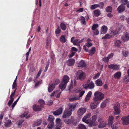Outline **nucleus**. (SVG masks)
Segmentation results:
<instances>
[{
  "instance_id": "nucleus-22",
  "label": "nucleus",
  "mask_w": 129,
  "mask_h": 129,
  "mask_svg": "<svg viewBox=\"0 0 129 129\" xmlns=\"http://www.w3.org/2000/svg\"><path fill=\"white\" fill-rule=\"evenodd\" d=\"M67 84L63 83L62 82L59 85V87L60 89H61V91H62L66 88Z\"/></svg>"
},
{
  "instance_id": "nucleus-6",
  "label": "nucleus",
  "mask_w": 129,
  "mask_h": 129,
  "mask_svg": "<svg viewBox=\"0 0 129 129\" xmlns=\"http://www.w3.org/2000/svg\"><path fill=\"white\" fill-rule=\"evenodd\" d=\"M121 39L124 42L128 41L129 40V33L127 32L124 33L121 36Z\"/></svg>"
},
{
  "instance_id": "nucleus-2",
  "label": "nucleus",
  "mask_w": 129,
  "mask_h": 129,
  "mask_svg": "<svg viewBox=\"0 0 129 129\" xmlns=\"http://www.w3.org/2000/svg\"><path fill=\"white\" fill-rule=\"evenodd\" d=\"M76 77L77 79H79L82 80L85 79L86 75L82 70H79L76 74Z\"/></svg>"
},
{
  "instance_id": "nucleus-56",
  "label": "nucleus",
  "mask_w": 129,
  "mask_h": 129,
  "mask_svg": "<svg viewBox=\"0 0 129 129\" xmlns=\"http://www.w3.org/2000/svg\"><path fill=\"white\" fill-rule=\"evenodd\" d=\"M83 87L85 89L88 88V84L86 83H84L83 85Z\"/></svg>"
},
{
  "instance_id": "nucleus-44",
  "label": "nucleus",
  "mask_w": 129,
  "mask_h": 129,
  "mask_svg": "<svg viewBox=\"0 0 129 129\" xmlns=\"http://www.w3.org/2000/svg\"><path fill=\"white\" fill-rule=\"evenodd\" d=\"M79 129H86L85 126L82 124H79L78 126Z\"/></svg>"
},
{
  "instance_id": "nucleus-32",
  "label": "nucleus",
  "mask_w": 129,
  "mask_h": 129,
  "mask_svg": "<svg viewBox=\"0 0 129 129\" xmlns=\"http://www.w3.org/2000/svg\"><path fill=\"white\" fill-rule=\"evenodd\" d=\"M121 41L118 40H116L114 42V45L115 46L120 47L121 45Z\"/></svg>"
},
{
  "instance_id": "nucleus-47",
  "label": "nucleus",
  "mask_w": 129,
  "mask_h": 129,
  "mask_svg": "<svg viewBox=\"0 0 129 129\" xmlns=\"http://www.w3.org/2000/svg\"><path fill=\"white\" fill-rule=\"evenodd\" d=\"M54 126L53 122H49L48 126L49 129H52Z\"/></svg>"
},
{
  "instance_id": "nucleus-40",
  "label": "nucleus",
  "mask_w": 129,
  "mask_h": 129,
  "mask_svg": "<svg viewBox=\"0 0 129 129\" xmlns=\"http://www.w3.org/2000/svg\"><path fill=\"white\" fill-rule=\"evenodd\" d=\"M54 92L55 94V96L57 98H59L60 96L61 92L57 90L54 91Z\"/></svg>"
},
{
  "instance_id": "nucleus-24",
  "label": "nucleus",
  "mask_w": 129,
  "mask_h": 129,
  "mask_svg": "<svg viewBox=\"0 0 129 129\" xmlns=\"http://www.w3.org/2000/svg\"><path fill=\"white\" fill-rule=\"evenodd\" d=\"M113 120L114 117L113 116H109L108 123V125H109L112 124L113 123Z\"/></svg>"
},
{
  "instance_id": "nucleus-60",
  "label": "nucleus",
  "mask_w": 129,
  "mask_h": 129,
  "mask_svg": "<svg viewBox=\"0 0 129 129\" xmlns=\"http://www.w3.org/2000/svg\"><path fill=\"white\" fill-rule=\"evenodd\" d=\"M18 99H17V100L15 101L13 103V104L12 105V109H13L14 108V107L16 104L17 103L18 101Z\"/></svg>"
},
{
  "instance_id": "nucleus-19",
  "label": "nucleus",
  "mask_w": 129,
  "mask_h": 129,
  "mask_svg": "<svg viewBox=\"0 0 129 129\" xmlns=\"http://www.w3.org/2000/svg\"><path fill=\"white\" fill-rule=\"evenodd\" d=\"M70 80V78L67 75H64L63 78L62 82L63 83L67 84Z\"/></svg>"
},
{
  "instance_id": "nucleus-62",
  "label": "nucleus",
  "mask_w": 129,
  "mask_h": 129,
  "mask_svg": "<svg viewBox=\"0 0 129 129\" xmlns=\"http://www.w3.org/2000/svg\"><path fill=\"white\" fill-rule=\"evenodd\" d=\"M113 55V53H111L108 55V56L107 57L108 59L109 60L112 58Z\"/></svg>"
},
{
  "instance_id": "nucleus-14",
  "label": "nucleus",
  "mask_w": 129,
  "mask_h": 129,
  "mask_svg": "<svg viewBox=\"0 0 129 129\" xmlns=\"http://www.w3.org/2000/svg\"><path fill=\"white\" fill-rule=\"evenodd\" d=\"M56 122L57 126L54 129H60V127L62 124L61 120L59 118H57L56 119Z\"/></svg>"
},
{
  "instance_id": "nucleus-29",
  "label": "nucleus",
  "mask_w": 129,
  "mask_h": 129,
  "mask_svg": "<svg viewBox=\"0 0 129 129\" xmlns=\"http://www.w3.org/2000/svg\"><path fill=\"white\" fill-rule=\"evenodd\" d=\"M55 87V84H52L49 86L48 88V90L49 92H50L53 90Z\"/></svg>"
},
{
  "instance_id": "nucleus-9",
  "label": "nucleus",
  "mask_w": 129,
  "mask_h": 129,
  "mask_svg": "<svg viewBox=\"0 0 129 129\" xmlns=\"http://www.w3.org/2000/svg\"><path fill=\"white\" fill-rule=\"evenodd\" d=\"M97 117L96 115H94L91 117V121L90 125V126H95L96 125L95 123V121L96 120Z\"/></svg>"
},
{
  "instance_id": "nucleus-30",
  "label": "nucleus",
  "mask_w": 129,
  "mask_h": 129,
  "mask_svg": "<svg viewBox=\"0 0 129 129\" xmlns=\"http://www.w3.org/2000/svg\"><path fill=\"white\" fill-rule=\"evenodd\" d=\"M95 49L94 47H92L90 50H88L89 54L90 55H92L95 52Z\"/></svg>"
},
{
  "instance_id": "nucleus-39",
  "label": "nucleus",
  "mask_w": 129,
  "mask_h": 129,
  "mask_svg": "<svg viewBox=\"0 0 129 129\" xmlns=\"http://www.w3.org/2000/svg\"><path fill=\"white\" fill-rule=\"evenodd\" d=\"M54 119V118L53 116L52 115L49 116L48 120L49 122H53V121Z\"/></svg>"
},
{
  "instance_id": "nucleus-18",
  "label": "nucleus",
  "mask_w": 129,
  "mask_h": 129,
  "mask_svg": "<svg viewBox=\"0 0 129 129\" xmlns=\"http://www.w3.org/2000/svg\"><path fill=\"white\" fill-rule=\"evenodd\" d=\"M64 121L65 123L67 124H70L71 123L73 122L74 121V119L73 117H71L70 119L67 120H64Z\"/></svg>"
},
{
  "instance_id": "nucleus-57",
  "label": "nucleus",
  "mask_w": 129,
  "mask_h": 129,
  "mask_svg": "<svg viewBox=\"0 0 129 129\" xmlns=\"http://www.w3.org/2000/svg\"><path fill=\"white\" fill-rule=\"evenodd\" d=\"M60 31L61 30L59 28H57L55 30V34H59L60 32Z\"/></svg>"
},
{
  "instance_id": "nucleus-1",
  "label": "nucleus",
  "mask_w": 129,
  "mask_h": 129,
  "mask_svg": "<svg viewBox=\"0 0 129 129\" xmlns=\"http://www.w3.org/2000/svg\"><path fill=\"white\" fill-rule=\"evenodd\" d=\"M105 95L103 93L99 91H96L94 93L93 100L95 102L100 101L104 98Z\"/></svg>"
},
{
  "instance_id": "nucleus-49",
  "label": "nucleus",
  "mask_w": 129,
  "mask_h": 129,
  "mask_svg": "<svg viewBox=\"0 0 129 129\" xmlns=\"http://www.w3.org/2000/svg\"><path fill=\"white\" fill-rule=\"evenodd\" d=\"M50 43V39L49 37H48L46 39V45L48 46L49 45Z\"/></svg>"
},
{
  "instance_id": "nucleus-36",
  "label": "nucleus",
  "mask_w": 129,
  "mask_h": 129,
  "mask_svg": "<svg viewBox=\"0 0 129 129\" xmlns=\"http://www.w3.org/2000/svg\"><path fill=\"white\" fill-rule=\"evenodd\" d=\"M80 21L81 23L82 24L85 25L86 24V22H85V19L84 17L82 16H81L80 17Z\"/></svg>"
},
{
  "instance_id": "nucleus-15",
  "label": "nucleus",
  "mask_w": 129,
  "mask_h": 129,
  "mask_svg": "<svg viewBox=\"0 0 129 129\" xmlns=\"http://www.w3.org/2000/svg\"><path fill=\"white\" fill-rule=\"evenodd\" d=\"M125 9V6L123 4H122L118 7L117 10L118 12L120 13L124 11Z\"/></svg>"
},
{
  "instance_id": "nucleus-26",
  "label": "nucleus",
  "mask_w": 129,
  "mask_h": 129,
  "mask_svg": "<svg viewBox=\"0 0 129 129\" xmlns=\"http://www.w3.org/2000/svg\"><path fill=\"white\" fill-rule=\"evenodd\" d=\"M106 125V123L104 121L100 123L98 127L100 128H102L105 127Z\"/></svg>"
},
{
  "instance_id": "nucleus-53",
  "label": "nucleus",
  "mask_w": 129,
  "mask_h": 129,
  "mask_svg": "<svg viewBox=\"0 0 129 129\" xmlns=\"http://www.w3.org/2000/svg\"><path fill=\"white\" fill-rule=\"evenodd\" d=\"M49 62L48 61L47 62L45 67V69L44 70L45 72H46V71L47 70L48 67L49 65Z\"/></svg>"
},
{
  "instance_id": "nucleus-63",
  "label": "nucleus",
  "mask_w": 129,
  "mask_h": 129,
  "mask_svg": "<svg viewBox=\"0 0 129 129\" xmlns=\"http://www.w3.org/2000/svg\"><path fill=\"white\" fill-rule=\"evenodd\" d=\"M120 18L122 21H124L125 19V16L123 15H121L120 16Z\"/></svg>"
},
{
  "instance_id": "nucleus-11",
  "label": "nucleus",
  "mask_w": 129,
  "mask_h": 129,
  "mask_svg": "<svg viewBox=\"0 0 129 129\" xmlns=\"http://www.w3.org/2000/svg\"><path fill=\"white\" fill-rule=\"evenodd\" d=\"M68 105L69 108L68 109L72 112L74 111L76 107V104L74 103H70L68 104Z\"/></svg>"
},
{
  "instance_id": "nucleus-35",
  "label": "nucleus",
  "mask_w": 129,
  "mask_h": 129,
  "mask_svg": "<svg viewBox=\"0 0 129 129\" xmlns=\"http://www.w3.org/2000/svg\"><path fill=\"white\" fill-rule=\"evenodd\" d=\"M97 103H95L94 102H92L90 105V108L92 109H93L96 108L97 107Z\"/></svg>"
},
{
  "instance_id": "nucleus-46",
  "label": "nucleus",
  "mask_w": 129,
  "mask_h": 129,
  "mask_svg": "<svg viewBox=\"0 0 129 129\" xmlns=\"http://www.w3.org/2000/svg\"><path fill=\"white\" fill-rule=\"evenodd\" d=\"M94 15L96 16H98L100 14V12L99 10H97L94 11Z\"/></svg>"
},
{
  "instance_id": "nucleus-50",
  "label": "nucleus",
  "mask_w": 129,
  "mask_h": 129,
  "mask_svg": "<svg viewBox=\"0 0 129 129\" xmlns=\"http://www.w3.org/2000/svg\"><path fill=\"white\" fill-rule=\"evenodd\" d=\"M79 99V98L76 97H72L69 99V100L71 101H72L74 100H77Z\"/></svg>"
},
{
  "instance_id": "nucleus-38",
  "label": "nucleus",
  "mask_w": 129,
  "mask_h": 129,
  "mask_svg": "<svg viewBox=\"0 0 129 129\" xmlns=\"http://www.w3.org/2000/svg\"><path fill=\"white\" fill-rule=\"evenodd\" d=\"M88 88L89 89H93L94 86V84L92 81H91L88 84Z\"/></svg>"
},
{
  "instance_id": "nucleus-12",
  "label": "nucleus",
  "mask_w": 129,
  "mask_h": 129,
  "mask_svg": "<svg viewBox=\"0 0 129 129\" xmlns=\"http://www.w3.org/2000/svg\"><path fill=\"white\" fill-rule=\"evenodd\" d=\"M109 68L112 69L113 70H117L119 69V65L113 64H111L108 66Z\"/></svg>"
},
{
  "instance_id": "nucleus-13",
  "label": "nucleus",
  "mask_w": 129,
  "mask_h": 129,
  "mask_svg": "<svg viewBox=\"0 0 129 129\" xmlns=\"http://www.w3.org/2000/svg\"><path fill=\"white\" fill-rule=\"evenodd\" d=\"M120 29H116L111 31L110 33V34L112 36V38L113 37L117 35L119 33V31Z\"/></svg>"
},
{
  "instance_id": "nucleus-64",
  "label": "nucleus",
  "mask_w": 129,
  "mask_h": 129,
  "mask_svg": "<svg viewBox=\"0 0 129 129\" xmlns=\"http://www.w3.org/2000/svg\"><path fill=\"white\" fill-rule=\"evenodd\" d=\"M103 60L105 62H107L109 61V59L107 57H105L103 59Z\"/></svg>"
},
{
  "instance_id": "nucleus-45",
  "label": "nucleus",
  "mask_w": 129,
  "mask_h": 129,
  "mask_svg": "<svg viewBox=\"0 0 129 129\" xmlns=\"http://www.w3.org/2000/svg\"><path fill=\"white\" fill-rule=\"evenodd\" d=\"M128 77L127 76H125L123 79V81L125 83H127L128 82Z\"/></svg>"
},
{
  "instance_id": "nucleus-43",
  "label": "nucleus",
  "mask_w": 129,
  "mask_h": 129,
  "mask_svg": "<svg viewBox=\"0 0 129 129\" xmlns=\"http://www.w3.org/2000/svg\"><path fill=\"white\" fill-rule=\"evenodd\" d=\"M106 11L108 12H112V8L111 6H109L106 8Z\"/></svg>"
},
{
  "instance_id": "nucleus-59",
  "label": "nucleus",
  "mask_w": 129,
  "mask_h": 129,
  "mask_svg": "<svg viewBox=\"0 0 129 129\" xmlns=\"http://www.w3.org/2000/svg\"><path fill=\"white\" fill-rule=\"evenodd\" d=\"M109 125L111 126V128L112 129H117V126L116 125H114L113 124Z\"/></svg>"
},
{
  "instance_id": "nucleus-34",
  "label": "nucleus",
  "mask_w": 129,
  "mask_h": 129,
  "mask_svg": "<svg viewBox=\"0 0 129 129\" xmlns=\"http://www.w3.org/2000/svg\"><path fill=\"white\" fill-rule=\"evenodd\" d=\"M59 40L61 42L63 43H65L66 41L65 37L63 35H62L61 36Z\"/></svg>"
},
{
  "instance_id": "nucleus-23",
  "label": "nucleus",
  "mask_w": 129,
  "mask_h": 129,
  "mask_svg": "<svg viewBox=\"0 0 129 129\" xmlns=\"http://www.w3.org/2000/svg\"><path fill=\"white\" fill-rule=\"evenodd\" d=\"M101 29V34H104L107 32L108 28L106 26L103 25Z\"/></svg>"
},
{
  "instance_id": "nucleus-21",
  "label": "nucleus",
  "mask_w": 129,
  "mask_h": 129,
  "mask_svg": "<svg viewBox=\"0 0 129 129\" xmlns=\"http://www.w3.org/2000/svg\"><path fill=\"white\" fill-rule=\"evenodd\" d=\"M75 62V60L73 59H70L67 61V63L68 66H71L73 65Z\"/></svg>"
},
{
  "instance_id": "nucleus-28",
  "label": "nucleus",
  "mask_w": 129,
  "mask_h": 129,
  "mask_svg": "<svg viewBox=\"0 0 129 129\" xmlns=\"http://www.w3.org/2000/svg\"><path fill=\"white\" fill-rule=\"evenodd\" d=\"M95 84L97 86H100L102 85L103 83L101 79H99L95 81Z\"/></svg>"
},
{
  "instance_id": "nucleus-31",
  "label": "nucleus",
  "mask_w": 129,
  "mask_h": 129,
  "mask_svg": "<svg viewBox=\"0 0 129 129\" xmlns=\"http://www.w3.org/2000/svg\"><path fill=\"white\" fill-rule=\"evenodd\" d=\"M84 39H82L80 40L79 39H76L74 40L73 42V44L74 45H78V44L82 43Z\"/></svg>"
},
{
  "instance_id": "nucleus-42",
  "label": "nucleus",
  "mask_w": 129,
  "mask_h": 129,
  "mask_svg": "<svg viewBox=\"0 0 129 129\" xmlns=\"http://www.w3.org/2000/svg\"><path fill=\"white\" fill-rule=\"evenodd\" d=\"M60 27L62 30H64L66 28V26L65 24L63 23H61L60 24Z\"/></svg>"
},
{
  "instance_id": "nucleus-20",
  "label": "nucleus",
  "mask_w": 129,
  "mask_h": 129,
  "mask_svg": "<svg viewBox=\"0 0 129 129\" xmlns=\"http://www.w3.org/2000/svg\"><path fill=\"white\" fill-rule=\"evenodd\" d=\"M33 110L35 111H39L41 110V106L36 104H35L33 106Z\"/></svg>"
},
{
  "instance_id": "nucleus-27",
  "label": "nucleus",
  "mask_w": 129,
  "mask_h": 129,
  "mask_svg": "<svg viewBox=\"0 0 129 129\" xmlns=\"http://www.w3.org/2000/svg\"><path fill=\"white\" fill-rule=\"evenodd\" d=\"M12 124L11 121L10 120H7L5 123L4 125L7 127H9Z\"/></svg>"
},
{
  "instance_id": "nucleus-8",
  "label": "nucleus",
  "mask_w": 129,
  "mask_h": 129,
  "mask_svg": "<svg viewBox=\"0 0 129 129\" xmlns=\"http://www.w3.org/2000/svg\"><path fill=\"white\" fill-rule=\"evenodd\" d=\"M86 109L84 108H80L77 111V114L79 116L83 115L86 111Z\"/></svg>"
},
{
  "instance_id": "nucleus-33",
  "label": "nucleus",
  "mask_w": 129,
  "mask_h": 129,
  "mask_svg": "<svg viewBox=\"0 0 129 129\" xmlns=\"http://www.w3.org/2000/svg\"><path fill=\"white\" fill-rule=\"evenodd\" d=\"M41 120H37L34 122L33 126L34 127L39 126L41 124Z\"/></svg>"
},
{
  "instance_id": "nucleus-61",
  "label": "nucleus",
  "mask_w": 129,
  "mask_h": 129,
  "mask_svg": "<svg viewBox=\"0 0 129 129\" xmlns=\"http://www.w3.org/2000/svg\"><path fill=\"white\" fill-rule=\"evenodd\" d=\"M85 93V91L82 90L81 91V92H80L79 96V97H81L82 95L84 94V93Z\"/></svg>"
},
{
  "instance_id": "nucleus-54",
  "label": "nucleus",
  "mask_w": 129,
  "mask_h": 129,
  "mask_svg": "<svg viewBox=\"0 0 129 129\" xmlns=\"http://www.w3.org/2000/svg\"><path fill=\"white\" fill-rule=\"evenodd\" d=\"M16 82L15 81H14L13 83V85H12V88L13 89H14V88H16V87L17 86V84Z\"/></svg>"
},
{
  "instance_id": "nucleus-5",
  "label": "nucleus",
  "mask_w": 129,
  "mask_h": 129,
  "mask_svg": "<svg viewBox=\"0 0 129 129\" xmlns=\"http://www.w3.org/2000/svg\"><path fill=\"white\" fill-rule=\"evenodd\" d=\"M91 41L89 39H88L87 41V43H86L85 45L83 46V49L86 52H88V49L86 48V46L89 48L92 45L91 43Z\"/></svg>"
},
{
  "instance_id": "nucleus-17",
  "label": "nucleus",
  "mask_w": 129,
  "mask_h": 129,
  "mask_svg": "<svg viewBox=\"0 0 129 129\" xmlns=\"http://www.w3.org/2000/svg\"><path fill=\"white\" fill-rule=\"evenodd\" d=\"M86 66V64L84 61L81 60L78 63V67H84Z\"/></svg>"
},
{
  "instance_id": "nucleus-16",
  "label": "nucleus",
  "mask_w": 129,
  "mask_h": 129,
  "mask_svg": "<svg viewBox=\"0 0 129 129\" xmlns=\"http://www.w3.org/2000/svg\"><path fill=\"white\" fill-rule=\"evenodd\" d=\"M62 111V108H60L57 110L53 112V113L54 115L55 116L59 115L61 114Z\"/></svg>"
},
{
  "instance_id": "nucleus-4",
  "label": "nucleus",
  "mask_w": 129,
  "mask_h": 129,
  "mask_svg": "<svg viewBox=\"0 0 129 129\" xmlns=\"http://www.w3.org/2000/svg\"><path fill=\"white\" fill-rule=\"evenodd\" d=\"M120 104L119 103L116 104L114 106V113L115 115L119 114L120 113Z\"/></svg>"
},
{
  "instance_id": "nucleus-37",
  "label": "nucleus",
  "mask_w": 129,
  "mask_h": 129,
  "mask_svg": "<svg viewBox=\"0 0 129 129\" xmlns=\"http://www.w3.org/2000/svg\"><path fill=\"white\" fill-rule=\"evenodd\" d=\"M112 38V36L110 34H107L105 35V36L103 37L102 38L103 39H109Z\"/></svg>"
},
{
  "instance_id": "nucleus-58",
  "label": "nucleus",
  "mask_w": 129,
  "mask_h": 129,
  "mask_svg": "<svg viewBox=\"0 0 129 129\" xmlns=\"http://www.w3.org/2000/svg\"><path fill=\"white\" fill-rule=\"evenodd\" d=\"M92 30L93 31V32L94 35H96L99 34V31L98 29H96Z\"/></svg>"
},
{
  "instance_id": "nucleus-10",
  "label": "nucleus",
  "mask_w": 129,
  "mask_h": 129,
  "mask_svg": "<svg viewBox=\"0 0 129 129\" xmlns=\"http://www.w3.org/2000/svg\"><path fill=\"white\" fill-rule=\"evenodd\" d=\"M122 120L123 121V124L127 125L129 124V116H126L122 117Z\"/></svg>"
},
{
  "instance_id": "nucleus-52",
  "label": "nucleus",
  "mask_w": 129,
  "mask_h": 129,
  "mask_svg": "<svg viewBox=\"0 0 129 129\" xmlns=\"http://www.w3.org/2000/svg\"><path fill=\"white\" fill-rule=\"evenodd\" d=\"M106 104L104 102H102L101 104V107L102 108H104L106 106Z\"/></svg>"
},
{
  "instance_id": "nucleus-3",
  "label": "nucleus",
  "mask_w": 129,
  "mask_h": 129,
  "mask_svg": "<svg viewBox=\"0 0 129 129\" xmlns=\"http://www.w3.org/2000/svg\"><path fill=\"white\" fill-rule=\"evenodd\" d=\"M91 113H88L87 114L85 115L82 118V121L85 123L88 124L90 121V117L91 115Z\"/></svg>"
},
{
  "instance_id": "nucleus-55",
  "label": "nucleus",
  "mask_w": 129,
  "mask_h": 129,
  "mask_svg": "<svg viewBox=\"0 0 129 129\" xmlns=\"http://www.w3.org/2000/svg\"><path fill=\"white\" fill-rule=\"evenodd\" d=\"M123 55L125 57L127 56L128 54V52L127 51H124L123 52Z\"/></svg>"
},
{
  "instance_id": "nucleus-25",
  "label": "nucleus",
  "mask_w": 129,
  "mask_h": 129,
  "mask_svg": "<svg viewBox=\"0 0 129 129\" xmlns=\"http://www.w3.org/2000/svg\"><path fill=\"white\" fill-rule=\"evenodd\" d=\"M121 75V73L120 72H117L115 73L114 75V76L115 78L116 79H120Z\"/></svg>"
},
{
  "instance_id": "nucleus-7",
  "label": "nucleus",
  "mask_w": 129,
  "mask_h": 129,
  "mask_svg": "<svg viewBox=\"0 0 129 129\" xmlns=\"http://www.w3.org/2000/svg\"><path fill=\"white\" fill-rule=\"evenodd\" d=\"M72 112L68 109H66L64 112L62 116L63 118H65L68 116H70L72 114Z\"/></svg>"
},
{
  "instance_id": "nucleus-51",
  "label": "nucleus",
  "mask_w": 129,
  "mask_h": 129,
  "mask_svg": "<svg viewBox=\"0 0 129 129\" xmlns=\"http://www.w3.org/2000/svg\"><path fill=\"white\" fill-rule=\"evenodd\" d=\"M98 26V25L97 24H94L93 25L92 27V29L94 30V29H96V28Z\"/></svg>"
},
{
  "instance_id": "nucleus-48",
  "label": "nucleus",
  "mask_w": 129,
  "mask_h": 129,
  "mask_svg": "<svg viewBox=\"0 0 129 129\" xmlns=\"http://www.w3.org/2000/svg\"><path fill=\"white\" fill-rule=\"evenodd\" d=\"M39 103L41 105H44L45 104L44 101L42 99L39 100L38 101Z\"/></svg>"
},
{
  "instance_id": "nucleus-41",
  "label": "nucleus",
  "mask_w": 129,
  "mask_h": 129,
  "mask_svg": "<svg viewBox=\"0 0 129 129\" xmlns=\"http://www.w3.org/2000/svg\"><path fill=\"white\" fill-rule=\"evenodd\" d=\"M99 7H100L99 5L95 4L91 5L90 7V8L92 10H93Z\"/></svg>"
}]
</instances>
